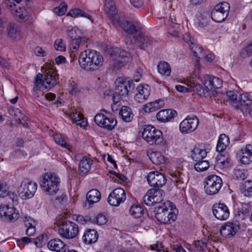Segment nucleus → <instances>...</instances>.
<instances>
[{"label":"nucleus","instance_id":"f257e3e1","mask_svg":"<svg viewBox=\"0 0 252 252\" xmlns=\"http://www.w3.org/2000/svg\"><path fill=\"white\" fill-rule=\"evenodd\" d=\"M103 58L100 52L94 50H86L79 55L78 62L80 67L89 71L99 69L103 65Z\"/></svg>","mask_w":252,"mask_h":252},{"label":"nucleus","instance_id":"f03ea898","mask_svg":"<svg viewBox=\"0 0 252 252\" xmlns=\"http://www.w3.org/2000/svg\"><path fill=\"white\" fill-rule=\"evenodd\" d=\"M116 87L113 95L115 104L119 102L121 98L127 97L132 93L133 89L132 81L124 78H118L115 81Z\"/></svg>","mask_w":252,"mask_h":252},{"label":"nucleus","instance_id":"7ed1b4c3","mask_svg":"<svg viewBox=\"0 0 252 252\" xmlns=\"http://www.w3.org/2000/svg\"><path fill=\"white\" fill-rule=\"evenodd\" d=\"M226 96L235 109H240L242 112L245 110L246 113L250 112L251 110L249 107L252 104V100L248 94H241L238 97L236 92L229 91L226 92Z\"/></svg>","mask_w":252,"mask_h":252},{"label":"nucleus","instance_id":"20e7f679","mask_svg":"<svg viewBox=\"0 0 252 252\" xmlns=\"http://www.w3.org/2000/svg\"><path fill=\"white\" fill-rule=\"evenodd\" d=\"M60 178L54 173H45L40 184L42 190L47 195L55 194L59 189Z\"/></svg>","mask_w":252,"mask_h":252},{"label":"nucleus","instance_id":"39448f33","mask_svg":"<svg viewBox=\"0 0 252 252\" xmlns=\"http://www.w3.org/2000/svg\"><path fill=\"white\" fill-rule=\"evenodd\" d=\"M142 136L150 145H158L163 141L162 132L151 125L145 126Z\"/></svg>","mask_w":252,"mask_h":252},{"label":"nucleus","instance_id":"423d86ee","mask_svg":"<svg viewBox=\"0 0 252 252\" xmlns=\"http://www.w3.org/2000/svg\"><path fill=\"white\" fill-rule=\"evenodd\" d=\"M222 186V180L216 175L211 174L205 178L204 187L205 192L210 195L217 194Z\"/></svg>","mask_w":252,"mask_h":252},{"label":"nucleus","instance_id":"0eeeda50","mask_svg":"<svg viewBox=\"0 0 252 252\" xmlns=\"http://www.w3.org/2000/svg\"><path fill=\"white\" fill-rule=\"evenodd\" d=\"M112 60L115 61L114 66H121L130 62L131 56L130 53L118 47H113L110 51Z\"/></svg>","mask_w":252,"mask_h":252},{"label":"nucleus","instance_id":"6e6552de","mask_svg":"<svg viewBox=\"0 0 252 252\" xmlns=\"http://www.w3.org/2000/svg\"><path fill=\"white\" fill-rule=\"evenodd\" d=\"M59 234L63 238L71 239L74 238L79 232L78 225L73 221H63L59 229Z\"/></svg>","mask_w":252,"mask_h":252},{"label":"nucleus","instance_id":"1a4fd4ad","mask_svg":"<svg viewBox=\"0 0 252 252\" xmlns=\"http://www.w3.org/2000/svg\"><path fill=\"white\" fill-rule=\"evenodd\" d=\"M230 5L226 2H220L215 6L211 11V18L216 22H223L227 17Z\"/></svg>","mask_w":252,"mask_h":252},{"label":"nucleus","instance_id":"9d476101","mask_svg":"<svg viewBox=\"0 0 252 252\" xmlns=\"http://www.w3.org/2000/svg\"><path fill=\"white\" fill-rule=\"evenodd\" d=\"M125 41L127 45L135 44L141 49H145L146 47L150 46L153 43V40L150 37L143 34L141 30L139 34L133 36V39H131L130 36L126 37Z\"/></svg>","mask_w":252,"mask_h":252},{"label":"nucleus","instance_id":"9b49d317","mask_svg":"<svg viewBox=\"0 0 252 252\" xmlns=\"http://www.w3.org/2000/svg\"><path fill=\"white\" fill-rule=\"evenodd\" d=\"M37 188L36 183L30 181L29 179H24L21 183L18 189L19 195L23 199H27L32 198L34 195Z\"/></svg>","mask_w":252,"mask_h":252},{"label":"nucleus","instance_id":"f8f14e48","mask_svg":"<svg viewBox=\"0 0 252 252\" xmlns=\"http://www.w3.org/2000/svg\"><path fill=\"white\" fill-rule=\"evenodd\" d=\"M163 195L164 191L162 189H149L144 196L143 201L148 206L157 204L162 201Z\"/></svg>","mask_w":252,"mask_h":252},{"label":"nucleus","instance_id":"ddd939ff","mask_svg":"<svg viewBox=\"0 0 252 252\" xmlns=\"http://www.w3.org/2000/svg\"><path fill=\"white\" fill-rule=\"evenodd\" d=\"M116 23L129 35L127 37H131L133 39L134 35L139 34L141 30V26L137 22H130L126 20H116Z\"/></svg>","mask_w":252,"mask_h":252},{"label":"nucleus","instance_id":"4468645a","mask_svg":"<svg viewBox=\"0 0 252 252\" xmlns=\"http://www.w3.org/2000/svg\"><path fill=\"white\" fill-rule=\"evenodd\" d=\"M199 124L197 117L194 115L188 116L180 124V130L182 133H189L194 131Z\"/></svg>","mask_w":252,"mask_h":252},{"label":"nucleus","instance_id":"2eb2a0df","mask_svg":"<svg viewBox=\"0 0 252 252\" xmlns=\"http://www.w3.org/2000/svg\"><path fill=\"white\" fill-rule=\"evenodd\" d=\"M126 199V192L121 188H117L113 190L109 195L108 202L113 206H118L124 202Z\"/></svg>","mask_w":252,"mask_h":252},{"label":"nucleus","instance_id":"dca6fc26","mask_svg":"<svg viewBox=\"0 0 252 252\" xmlns=\"http://www.w3.org/2000/svg\"><path fill=\"white\" fill-rule=\"evenodd\" d=\"M148 184L155 188H160L165 185L166 179L165 176L158 171L151 172L147 177Z\"/></svg>","mask_w":252,"mask_h":252},{"label":"nucleus","instance_id":"f3484780","mask_svg":"<svg viewBox=\"0 0 252 252\" xmlns=\"http://www.w3.org/2000/svg\"><path fill=\"white\" fill-rule=\"evenodd\" d=\"M43 75L41 73H38L36 76L35 79V84L33 88V95L36 100L41 101V98L39 96L38 91L40 92H44V91H48L50 89L48 85H45V80L43 79Z\"/></svg>","mask_w":252,"mask_h":252},{"label":"nucleus","instance_id":"a211bd4d","mask_svg":"<svg viewBox=\"0 0 252 252\" xmlns=\"http://www.w3.org/2000/svg\"><path fill=\"white\" fill-rule=\"evenodd\" d=\"M212 211L214 216L220 220H225L229 216V210L224 203L214 204L212 207Z\"/></svg>","mask_w":252,"mask_h":252},{"label":"nucleus","instance_id":"6ab92c4d","mask_svg":"<svg viewBox=\"0 0 252 252\" xmlns=\"http://www.w3.org/2000/svg\"><path fill=\"white\" fill-rule=\"evenodd\" d=\"M0 216L3 219L10 221H14L19 217L18 212L14 207H9L7 205L0 206Z\"/></svg>","mask_w":252,"mask_h":252},{"label":"nucleus","instance_id":"aec40b11","mask_svg":"<svg viewBox=\"0 0 252 252\" xmlns=\"http://www.w3.org/2000/svg\"><path fill=\"white\" fill-rule=\"evenodd\" d=\"M238 222H227L221 226L220 229V233L221 236L225 238H231L234 236L239 230Z\"/></svg>","mask_w":252,"mask_h":252},{"label":"nucleus","instance_id":"412c9836","mask_svg":"<svg viewBox=\"0 0 252 252\" xmlns=\"http://www.w3.org/2000/svg\"><path fill=\"white\" fill-rule=\"evenodd\" d=\"M171 180L176 186L182 190H184L189 181L187 174L180 171H176L171 174Z\"/></svg>","mask_w":252,"mask_h":252},{"label":"nucleus","instance_id":"4be33fe9","mask_svg":"<svg viewBox=\"0 0 252 252\" xmlns=\"http://www.w3.org/2000/svg\"><path fill=\"white\" fill-rule=\"evenodd\" d=\"M49 249L57 252H67L68 248L65 244L60 239L50 240L47 244Z\"/></svg>","mask_w":252,"mask_h":252},{"label":"nucleus","instance_id":"5701e85b","mask_svg":"<svg viewBox=\"0 0 252 252\" xmlns=\"http://www.w3.org/2000/svg\"><path fill=\"white\" fill-rule=\"evenodd\" d=\"M172 205H173L172 202L168 201L164 203L162 206L158 205L155 207L154 210L155 217L158 221L161 223L162 221H165V218H164L165 209H166V207H171Z\"/></svg>","mask_w":252,"mask_h":252},{"label":"nucleus","instance_id":"b1692460","mask_svg":"<svg viewBox=\"0 0 252 252\" xmlns=\"http://www.w3.org/2000/svg\"><path fill=\"white\" fill-rule=\"evenodd\" d=\"M137 93L135 94L134 99L138 103L144 102L150 94V89L148 86L144 87L138 86L137 88Z\"/></svg>","mask_w":252,"mask_h":252},{"label":"nucleus","instance_id":"393cba45","mask_svg":"<svg viewBox=\"0 0 252 252\" xmlns=\"http://www.w3.org/2000/svg\"><path fill=\"white\" fill-rule=\"evenodd\" d=\"M7 32L8 37L13 40H20L22 38L21 29L17 25L10 24L7 28Z\"/></svg>","mask_w":252,"mask_h":252},{"label":"nucleus","instance_id":"a878e982","mask_svg":"<svg viewBox=\"0 0 252 252\" xmlns=\"http://www.w3.org/2000/svg\"><path fill=\"white\" fill-rule=\"evenodd\" d=\"M93 163L92 159L87 157H84L79 164V173L80 175L84 176L91 170Z\"/></svg>","mask_w":252,"mask_h":252},{"label":"nucleus","instance_id":"bb28decb","mask_svg":"<svg viewBox=\"0 0 252 252\" xmlns=\"http://www.w3.org/2000/svg\"><path fill=\"white\" fill-rule=\"evenodd\" d=\"M98 237V233L95 229H88L85 231L82 238L85 243L91 244L95 243Z\"/></svg>","mask_w":252,"mask_h":252},{"label":"nucleus","instance_id":"cd10ccee","mask_svg":"<svg viewBox=\"0 0 252 252\" xmlns=\"http://www.w3.org/2000/svg\"><path fill=\"white\" fill-rule=\"evenodd\" d=\"M58 80L59 77L56 72L52 69L48 70L46 74L45 75V82L50 89L57 85Z\"/></svg>","mask_w":252,"mask_h":252},{"label":"nucleus","instance_id":"c85d7f7f","mask_svg":"<svg viewBox=\"0 0 252 252\" xmlns=\"http://www.w3.org/2000/svg\"><path fill=\"white\" fill-rule=\"evenodd\" d=\"M250 211V206L249 204H243L241 208L238 209L235 213V218L238 221L243 220L249 216Z\"/></svg>","mask_w":252,"mask_h":252},{"label":"nucleus","instance_id":"c756f323","mask_svg":"<svg viewBox=\"0 0 252 252\" xmlns=\"http://www.w3.org/2000/svg\"><path fill=\"white\" fill-rule=\"evenodd\" d=\"M120 118L125 122H131L133 118V114L131 109L126 106L122 107L119 112Z\"/></svg>","mask_w":252,"mask_h":252},{"label":"nucleus","instance_id":"7c9ffc66","mask_svg":"<svg viewBox=\"0 0 252 252\" xmlns=\"http://www.w3.org/2000/svg\"><path fill=\"white\" fill-rule=\"evenodd\" d=\"M164 104L163 100L158 99L147 103L144 107V110L146 113H151L158 110L163 106Z\"/></svg>","mask_w":252,"mask_h":252},{"label":"nucleus","instance_id":"2f4dec72","mask_svg":"<svg viewBox=\"0 0 252 252\" xmlns=\"http://www.w3.org/2000/svg\"><path fill=\"white\" fill-rule=\"evenodd\" d=\"M229 137L225 134L220 135L216 147V151L218 152L223 151L229 144Z\"/></svg>","mask_w":252,"mask_h":252},{"label":"nucleus","instance_id":"473e14b6","mask_svg":"<svg viewBox=\"0 0 252 252\" xmlns=\"http://www.w3.org/2000/svg\"><path fill=\"white\" fill-rule=\"evenodd\" d=\"M100 197L101 194L100 192L96 189L90 190L86 194V199L90 205L98 202Z\"/></svg>","mask_w":252,"mask_h":252},{"label":"nucleus","instance_id":"72a5a7b5","mask_svg":"<svg viewBox=\"0 0 252 252\" xmlns=\"http://www.w3.org/2000/svg\"><path fill=\"white\" fill-rule=\"evenodd\" d=\"M206 155L207 152L205 149H200L198 147H194L190 154L192 159L195 161L202 160L206 157Z\"/></svg>","mask_w":252,"mask_h":252},{"label":"nucleus","instance_id":"f704fd0d","mask_svg":"<svg viewBox=\"0 0 252 252\" xmlns=\"http://www.w3.org/2000/svg\"><path fill=\"white\" fill-rule=\"evenodd\" d=\"M104 10L110 17L113 18L117 14V10L113 0H105Z\"/></svg>","mask_w":252,"mask_h":252},{"label":"nucleus","instance_id":"c9c22d12","mask_svg":"<svg viewBox=\"0 0 252 252\" xmlns=\"http://www.w3.org/2000/svg\"><path fill=\"white\" fill-rule=\"evenodd\" d=\"M157 68L158 73L162 76L167 77L171 73V67L169 64L166 62H160L157 65Z\"/></svg>","mask_w":252,"mask_h":252},{"label":"nucleus","instance_id":"e433bc0d","mask_svg":"<svg viewBox=\"0 0 252 252\" xmlns=\"http://www.w3.org/2000/svg\"><path fill=\"white\" fill-rule=\"evenodd\" d=\"M172 206L173 205L170 207H166V209H165V213L164 214L165 221H162V223L164 224H170L176 220L177 218V214L173 210Z\"/></svg>","mask_w":252,"mask_h":252},{"label":"nucleus","instance_id":"4c0bfd02","mask_svg":"<svg viewBox=\"0 0 252 252\" xmlns=\"http://www.w3.org/2000/svg\"><path fill=\"white\" fill-rule=\"evenodd\" d=\"M67 16H69L72 17H76L80 16L81 17L88 18L92 22H93L94 21L90 15L86 13L85 11L79 8H75L74 9L70 10L69 12L67 14Z\"/></svg>","mask_w":252,"mask_h":252},{"label":"nucleus","instance_id":"58836bf2","mask_svg":"<svg viewBox=\"0 0 252 252\" xmlns=\"http://www.w3.org/2000/svg\"><path fill=\"white\" fill-rule=\"evenodd\" d=\"M88 39V38L85 37H80L79 36L77 40L71 41L69 45L70 50H72L73 51H77L80 46L85 45Z\"/></svg>","mask_w":252,"mask_h":252},{"label":"nucleus","instance_id":"ea45409f","mask_svg":"<svg viewBox=\"0 0 252 252\" xmlns=\"http://www.w3.org/2000/svg\"><path fill=\"white\" fill-rule=\"evenodd\" d=\"M71 118L77 125L80 126L81 127L85 126L87 124V120L81 113H73L71 115Z\"/></svg>","mask_w":252,"mask_h":252},{"label":"nucleus","instance_id":"a19ab883","mask_svg":"<svg viewBox=\"0 0 252 252\" xmlns=\"http://www.w3.org/2000/svg\"><path fill=\"white\" fill-rule=\"evenodd\" d=\"M230 159L229 158H225L222 155H220L216 158V166L220 168H224L228 167Z\"/></svg>","mask_w":252,"mask_h":252},{"label":"nucleus","instance_id":"79ce46f5","mask_svg":"<svg viewBox=\"0 0 252 252\" xmlns=\"http://www.w3.org/2000/svg\"><path fill=\"white\" fill-rule=\"evenodd\" d=\"M144 209L140 205H133L129 209V213L135 218H139L143 214Z\"/></svg>","mask_w":252,"mask_h":252},{"label":"nucleus","instance_id":"37998d69","mask_svg":"<svg viewBox=\"0 0 252 252\" xmlns=\"http://www.w3.org/2000/svg\"><path fill=\"white\" fill-rule=\"evenodd\" d=\"M209 162L208 160H200L196 161L194 164V169L198 172H202L206 171L209 167Z\"/></svg>","mask_w":252,"mask_h":252},{"label":"nucleus","instance_id":"c03bdc74","mask_svg":"<svg viewBox=\"0 0 252 252\" xmlns=\"http://www.w3.org/2000/svg\"><path fill=\"white\" fill-rule=\"evenodd\" d=\"M240 189L243 190L246 196H250L252 193V181L248 180L240 186Z\"/></svg>","mask_w":252,"mask_h":252},{"label":"nucleus","instance_id":"a18cd8bd","mask_svg":"<svg viewBox=\"0 0 252 252\" xmlns=\"http://www.w3.org/2000/svg\"><path fill=\"white\" fill-rule=\"evenodd\" d=\"M189 47L195 57L201 59L204 57L202 47L201 45L193 44L191 46L189 44Z\"/></svg>","mask_w":252,"mask_h":252},{"label":"nucleus","instance_id":"49530a36","mask_svg":"<svg viewBox=\"0 0 252 252\" xmlns=\"http://www.w3.org/2000/svg\"><path fill=\"white\" fill-rule=\"evenodd\" d=\"M152 162L157 165L164 163L165 162L164 157L160 153H154L151 154L150 157Z\"/></svg>","mask_w":252,"mask_h":252},{"label":"nucleus","instance_id":"de8ad7c7","mask_svg":"<svg viewBox=\"0 0 252 252\" xmlns=\"http://www.w3.org/2000/svg\"><path fill=\"white\" fill-rule=\"evenodd\" d=\"M190 87L193 91L197 93L200 96H205L206 92H208L207 90H205L202 85L197 82H193Z\"/></svg>","mask_w":252,"mask_h":252},{"label":"nucleus","instance_id":"09e8293b","mask_svg":"<svg viewBox=\"0 0 252 252\" xmlns=\"http://www.w3.org/2000/svg\"><path fill=\"white\" fill-rule=\"evenodd\" d=\"M106 124L101 126V127L108 130H112L117 125V120L113 118L107 117L106 120Z\"/></svg>","mask_w":252,"mask_h":252},{"label":"nucleus","instance_id":"8fccbe9b","mask_svg":"<svg viewBox=\"0 0 252 252\" xmlns=\"http://www.w3.org/2000/svg\"><path fill=\"white\" fill-rule=\"evenodd\" d=\"M107 219L106 216L102 214H99L96 216L92 218V222L101 225L106 223Z\"/></svg>","mask_w":252,"mask_h":252},{"label":"nucleus","instance_id":"3c124183","mask_svg":"<svg viewBox=\"0 0 252 252\" xmlns=\"http://www.w3.org/2000/svg\"><path fill=\"white\" fill-rule=\"evenodd\" d=\"M54 139L56 143H57L58 145H60L66 149H67L68 150H70L71 149V147L67 144L63 138L62 135L60 134H56L54 135Z\"/></svg>","mask_w":252,"mask_h":252},{"label":"nucleus","instance_id":"603ef678","mask_svg":"<svg viewBox=\"0 0 252 252\" xmlns=\"http://www.w3.org/2000/svg\"><path fill=\"white\" fill-rule=\"evenodd\" d=\"M157 119L161 122H166L170 121L168 111L162 110L158 112L156 115Z\"/></svg>","mask_w":252,"mask_h":252},{"label":"nucleus","instance_id":"864d4df0","mask_svg":"<svg viewBox=\"0 0 252 252\" xmlns=\"http://www.w3.org/2000/svg\"><path fill=\"white\" fill-rule=\"evenodd\" d=\"M107 116L102 113H98L96 114L94 118V120L95 124L101 127L103 125L106 124L105 120Z\"/></svg>","mask_w":252,"mask_h":252},{"label":"nucleus","instance_id":"5fc2aeb1","mask_svg":"<svg viewBox=\"0 0 252 252\" xmlns=\"http://www.w3.org/2000/svg\"><path fill=\"white\" fill-rule=\"evenodd\" d=\"M66 10L67 5L65 2H62L59 6L55 7L54 9V12L59 16L64 14Z\"/></svg>","mask_w":252,"mask_h":252},{"label":"nucleus","instance_id":"6e6d98bb","mask_svg":"<svg viewBox=\"0 0 252 252\" xmlns=\"http://www.w3.org/2000/svg\"><path fill=\"white\" fill-rule=\"evenodd\" d=\"M234 176L237 179L243 180L248 176L247 172L244 170L235 169L234 170Z\"/></svg>","mask_w":252,"mask_h":252},{"label":"nucleus","instance_id":"4d7b16f0","mask_svg":"<svg viewBox=\"0 0 252 252\" xmlns=\"http://www.w3.org/2000/svg\"><path fill=\"white\" fill-rule=\"evenodd\" d=\"M202 81L204 86L208 90L213 91L214 90L211 76L208 75H206L203 78Z\"/></svg>","mask_w":252,"mask_h":252},{"label":"nucleus","instance_id":"13d9d810","mask_svg":"<svg viewBox=\"0 0 252 252\" xmlns=\"http://www.w3.org/2000/svg\"><path fill=\"white\" fill-rule=\"evenodd\" d=\"M5 197H6V200H8V199L11 200L13 205H15L18 204V197L14 192L8 191Z\"/></svg>","mask_w":252,"mask_h":252},{"label":"nucleus","instance_id":"bf43d9fd","mask_svg":"<svg viewBox=\"0 0 252 252\" xmlns=\"http://www.w3.org/2000/svg\"><path fill=\"white\" fill-rule=\"evenodd\" d=\"M211 80L213 89H219L222 87V81L219 78L215 76H211Z\"/></svg>","mask_w":252,"mask_h":252},{"label":"nucleus","instance_id":"052dcab7","mask_svg":"<svg viewBox=\"0 0 252 252\" xmlns=\"http://www.w3.org/2000/svg\"><path fill=\"white\" fill-rule=\"evenodd\" d=\"M54 46L56 50L60 51H64L65 50V44L63 43V39H62L56 40Z\"/></svg>","mask_w":252,"mask_h":252},{"label":"nucleus","instance_id":"680f3d73","mask_svg":"<svg viewBox=\"0 0 252 252\" xmlns=\"http://www.w3.org/2000/svg\"><path fill=\"white\" fill-rule=\"evenodd\" d=\"M194 246L197 250L202 251L206 248L207 244L206 242L202 240H198L194 241Z\"/></svg>","mask_w":252,"mask_h":252},{"label":"nucleus","instance_id":"e2e57ef3","mask_svg":"<svg viewBox=\"0 0 252 252\" xmlns=\"http://www.w3.org/2000/svg\"><path fill=\"white\" fill-rule=\"evenodd\" d=\"M207 13H204L200 14L197 17V20L200 24L203 26H205L208 24V19L206 16Z\"/></svg>","mask_w":252,"mask_h":252},{"label":"nucleus","instance_id":"0e129e2a","mask_svg":"<svg viewBox=\"0 0 252 252\" xmlns=\"http://www.w3.org/2000/svg\"><path fill=\"white\" fill-rule=\"evenodd\" d=\"M77 30L74 28H71V29H68L67 32V35L68 37H69L72 41L77 40L78 39V37H79L77 34Z\"/></svg>","mask_w":252,"mask_h":252},{"label":"nucleus","instance_id":"69168bd1","mask_svg":"<svg viewBox=\"0 0 252 252\" xmlns=\"http://www.w3.org/2000/svg\"><path fill=\"white\" fill-rule=\"evenodd\" d=\"M8 187L5 183L0 184V197H4L7 195Z\"/></svg>","mask_w":252,"mask_h":252},{"label":"nucleus","instance_id":"338daca9","mask_svg":"<svg viewBox=\"0 0 252 252\" xmlns=\"http://www.w3.org/2000/svg\"><path fill=\"white\" fill-rule=\"evenodd\" d=\"M77 221L80 222V223L84 224V223H86L87 222H92V218L88 216H86L85 217L82 216H78L77 217Z\"/></svg>","mask_w":252,"mask_h":252},{"label":"nucleus","instance_id":"774afa93","mask_svg":"<svg viewBox=\"0 0 252 252\" xmlns=\"http://www.w3.org/2000/svg\"><path fill=\"white\" fill-rule=\"evenodd\" d=\"M24 223L27 228L35 225V221L30 217L25 218Z\"/></svg>","mask_w":252,"mask_h":252}]
</instances>
